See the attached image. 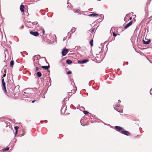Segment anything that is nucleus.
<instances>
[{"instance_id":"nucleus-31","label":"nucleus","mask_w":152,"mask_h":152,"mask_svg":"<svg viewBox=\"0 0 152 152\" xmlns=\"http://www.w3.org/2000/svg\"><path fill=\"white\" fill-rule=\"evenodd\" d=\"M36 71H38V70H39V68L38 67H36Z\"/></svg>"},{"instance_id":"nucleus-22","label":"nucleus","mask_w":152,"mask_h":152,"mask_svg":"<svg viewBox=\"0 0 152 152\" xmlns=\"http://www.w3.org/2000/svg\"><path fill=\"white\" fill-rule=\"evenodd\" d=\"M114 109L115 110H116L117 111H118V112L121 113H123V110L118 111V110H117V109H116L115 108V107H114Z\"/></svg>"},{"instance_id":"nucleus-36","label":"nucleus","mask_w":152,"mask_h":152,"mask_svg":"<svg viewBox=\"0 0 152 152\" xmlns=\"http://www.w3.org/2000/svg\"><path fill=\"white\" fill-rule=\"evenodd\" d=\"M152 89V88H151V89H150V94L151 95H152V94H151V90Z\"/></svg>"},{"instance_id":"nucleus-14","label":"nucleus","mask_w":152,"mask_h":152,"mask_svg":"<svg viewBox=\"0 0 152 152\" xmlns=\"http://www.w3.org/2000/svg\"><path fill=\"white\" fill-rule=\"evenodd\" d=\"M72 62V61L71 60H70L69 59H67L66 60V63L67 64H71Z\"/></svg>"},{"instance_id":"nucleus-18","label":"nucleus","mask_w":152,"mask_h":152,"mask_svg":"<svg viewBox=\"0 0 152 152\" xmlns=\"http://www.w3.org/2000/svg\"><path fill=\"white\" fill-rule=\"evenodd\" d=\"M75 92V90H71V92H69V95H71V93H73V94H74Z\"/></svg>"},{"instance_id":"nucleus-28","label":"nucleus","mask_w":152,"mask_h":152,"mask_svg":"<svg viewBox=\"0 0 152 152\" xmlns=\"http://www.w3.org/2000/svg\"><path fill=\"white\" fill-rule=\"evenodd\" d=\"M75 83H74V82L72 83L71 84V87H72L74 85H75Z\"/></svg>"},{"instance_id":"nucleus-1","label":"nucleus","mask_w":152,"mask_h":152,"mask_svg":"<svg viewBox=\"0 0 152 152\" xmlns=\"http://www.w3.org/2000/svg\"><path fill=\"white\" fill-rule=\"evenodd\" d=\"M115 127L116 131L123 134L126 136H129L130 135V134L129 132L125 130L123 128L120 126H116Z\"/></svg>"},{"instance_id":"nucleus-43","label":"nucleus","mask_w":152,"mask_h":152,"mask_svg":"<svg viewBox=\"0 0 152 152\" xmlns=\"http://www.w3.org/2000/svg\"><path fill=\"white\" fill-rule=\"evenodd\" d=\"M65 38H64V39H63V41H64V40H65Z\"/></svg>"},{"instance_id":"nucleus-11","label":"nucleus","mask_w":152,"mask_h":152,"mask_svg":"<svg viewBox=\"0 0 152 152\" xmlns=\"http://www.w3.org/2000/svg\"><path fill=\"white\" fill-rule=\"evenodd\" d=\"M6 70H5V69H2V70H1V72L2 73H3V72H4V74L3 76V77H4L6 76Z\"/></svg>"},{"instance_id":"nucleus-37","label":"nucleus","mask_w":152,"mask_h":152,"mask_svg":"<svg viewBox=\"0 0 152 152\" xmlns=\"http://www.w3.org/2000/svg\"><path fill=\"white\" fill-rule=\"evenodd\" d=\"M17 133H18V131H15V135H16L17 134Z\"/></svg>"},{"instance_id":"nucleus-4","label":"nucleus","mask_w":152,"mask_h":152,"mask_svg":"<svg viewBox=\"0 0 152 152\" xmlns=\"http://www.w3.org/2000/svg\"><path fill=\"white\" fill-rule=\"evenodd\" d=\"M30 33L31 34L35 37H37L39 35V34L37 31H30Z\"/></svg>"},{"instance_id":"nucleus-32","label":"nucleus","mask_w":152,"mask_h":152,"mask_svg":"<svg viewBox=\"0 0 152 152\" xmlns=\"http://www.w3.org/2000/svg\"><path fill=\"white\" fill-rule=\"evenodd\" d=\"M75 12H76V13H79V11L78 10H76V11Z\"/></svg>"},{"instance_id":"nucleus-34","label":"nucleus","mask_w":152,"mask_h":152,"mask_svg":"<svg viewBox=\"0 0 152 152\" xmlns=\"http://www.w3.org/2000/svg\"><path fill=\"white\" fill-rule=\"evenodd\" d=\"M36 100H33V101H32V103H34V102L36 101Z\"/></svg>"},{"instance_id":"nucleus-33","label":"nucleus","mask_w":152,"mask_h":152,"mask_svg":"<svg viewBox=\"0 0 152 152\" xmlns=\"http://www.w3.org/2000/svg\"><path fill=\"white\" fill-rule=\"evenodd\" d=\"M94 28L93 29H92V30L91 31V32H94Z\"/></svg>"},{"instance_id":"nucleus-2","label":"nucleus","mask_w":152,"mask_h":152,"mask_svg":"<svg viewBox=\"0 0 152 152\" xmlns=\"http://www.w3.org/2000/svg\"><path fill=\"white\" fill-rule=\"evenodd\" d=\"M31 93H27L24 92L23 94L22 95V98H29L31 97Z\"/></svg>"},{"instance_id":"nucleus-26","label":"nucleus","mask_w":152,"mask_h":152,"mask_svg":"<svg viewBox=\"0 0 152 152\" xmlns=\"http://www.w3.org/2000/svg\"><path fill=\"white\" fill-rule=\"evenodd\" d=\"M78 63L79 64H83L82 60V61H78Z\"/></svg>"},{"instance_id":"nucleus-49","label":"nucleus","mask_w":152,"mask_h":152,"mask_svg":"<svg viewBox=\"0 0 152 152\" xmlns=\"http://www.w3.org/2000/svg\"><path fill=\"white\" fill-rule=\"evenodd\" d=\"M151 63V62L150 61H149Z\"/></svg>"},{"instance_id":"nucleus-17","label":"nucleus","mask_w":152,"mask_h":152,"mask_svg":"<svg viewBox=\"0 0 152 152\" xmlns=\"http://www.w3.org/2000/svg\"><path fill=\"white\" fill-rule=\"evenodd\" d=\"M93 39H91L90 40L89 42L90 45L91 46H92L93 45Z\"/></svg>"},{"instance_id":"nucleus-30","label":"nucleus","mask_w":152,"mask_h":152,"mask_svg":"<svg viewBox=\"0 0 152 152\" xmlns=\"http://www.w3.org/2000/svg\"><path fill=\"white\" fill-rule=\"evenodd\" d=\"M115 106L117 107H118L120 106V105L119 104H116Z\"/></svg>"},{"instance_id":"nucleus-38","label":"nucleus","mask_w":152,"mask_h":152,"mask_svg":"<svg viewBox=\"0 0 152 152\" xmlns=\"http://www.w3.org/2000/svg\"><path fill=\"white\" fill-rule=\"evenodd\" d=\"M2 83L4 82V79H2Z\"/></svg>"},{"instance_id":"nucleus-6","label":"nucleus","mask_w":152,"mask_h":152,"mask_svg":"<svg viewBox=\"0 0 152 152\" xmlns=\"http://www.w3.org/2000/svg\"><path fill=\"white\" fill-rule=\"evenodd\" d=\"M132 21H130L129 23L126 24L124 26V28L125 29L127 28L129 26L132 25Z\"/></svg>"},{"instance_id":"nucleus-41","label":"nucleus","mask_w":152,"mask_h":152,"mask_svg":"<svg viewBox=\"0 0 152 152\" xmlns=\"http://www.w3.org/2000/svg\"><path fill=\"white\" fill-rule=\"evenodd\" d=\"M134 37H132L131 38V40H132V39H133V38Z\"/></svg>"},{"instance_id":"nucleus-21","label":"nucleus","mask_w":152,"mask_h":152,"mask_svg":"<svg viewBox=\"0 0 152 152\" xmlns=\"http://www.w3.org/2000/svg\"><path fill=\"white\" fill-rule=\"evenodd\" d=\"M32 24L34 25H37L39 26V24L37 22H34L31 23Z\"/></svg>"},{"instance_id":"nucleus-46","label":"nucleus","mask_w":152,"mask_h":152,"mask_svg":"<svg viewBox=\"0 0 152 152\" xmlns=\"http://www.w3.org/2000/svg\"><path fill=\"white\" fill-rule=\"evenodd\" d=\"M42 97H43V98H45V96H44Z\"/></svg>"},{"instance_id":"nucleus-20","label":"nucleus","mask_w":152,"mask_h":152,"mask_svg":"<svg viewBox=\"0 0 152 152\" xmlns=\"http://www.w3.org/2000/svg\"><path fill=\"white\" fill-rule=\"evenodd\" d=\"M151 1V0H149L147 1L146 4V6L147 7H148V4H150Z\"/></svg>"},{"instance_id":"nucleus-8","label":"nucleus","mask_w":152,"mask_h":152,"mask_svg":"<svg viewBox=\"0 0 152 152\" xmlns=\"http://www.w3.org/2000/svg\"><path fill=\"white\" fill-rule=\"evenodd\" d=\"M88 16L89 17H95L98 16V15L96 13H92L88 15Z\"/></svg>"},{"instance_id":"nucleus-23","label":"nucleus","mask_w":152,"mask_h":152,"mask_svg":"<svg viewBox=\"0 0 152 152\" xmlns=\"http://www.w3.org/2000/svg\"><path fill=\"white\" fill-rule=\"evenodd\" d=\"M83 113L85 115L89 113L88 112V111L86 110L83 111Z\"/></svg>"},{"instance_id":"nucleus-45","label":"nucleus","mask_w":152,"mask_h":152,"mask_svg":"<svg viewBox=\"0 0 152 152\" xmlns=\"http://www.w3.org/2000/svg\"><path fill=\"white\" fill-rule=\"evenodd\" d=\"M118 101L119 102H121V101L120 100H119Z\"/></svg>"},{"instance_id":"nucleus-15","label":"nucleus","mask_w":152,"mask_h":152,"mask_svg":"<svg viewBox=\"0 0 152 152\" xmlns=\"http://www.w3.org/2000/svg\"><path fill=\"white\" fill-rule=\"evenodd\" d=\"M83 62V64H84L86 63L87 62H88L89 61V60L88 59H83L82 60Z\"/></svg>"},{"instance_id":"nucleus-5","label":"nucleus","mask_w":152,"mask_h":152,"mask_svg":"<svg viewBox=\"0 0 152 152\" xmlns=\"http://www.w3.org/2000/svg\"><path fill=\"white\" fill-rule=\"evenodd\" d=\"M142 42L143 43L145 44H149V43L150 42H151V40L150 39H145V40L144 39H143L142 40Z\"/></svg>"},{"instance_id":"nucleus-47","label":"nucleus","mask_w":152,"mask_h":152,"mask_svg":"<svg viewBox=\"0 0 152 152\" xmlns=\"http://www.w3.org/2000/svg\"><path fill=\"white\" fill-rule=\"evenodd\" d=\"M5 50H6V51H7V49H5Z\"/></svg>"},{"instance_id":"nucleus-25","label":"nucleus","mask_w":152,"mask_h":152,"mask_svg":"<svg viewBox=\"0 0 152 152\" xmlns=\"http://www.w3.org/2000/svg\"><path fill=\"white\" fill-rule=\"evenodd\" d=\"M9 149V148H7L4 149V151H7Z\"/></svg>"},{"instance_id":"nucleus-44","label":"nucleus","mask_w":152,"mask_h":152,"mask_svg":"<svg viewBox=\"0 0 152 152\" xmlns=\"http://www.w3.org/2000/svg\"><path fill=\"white\" fill-rule=\"evenodd\" d=\"M102 122L104 124V125H106V124L105 123H104L103 122Z\"/></svg>"},{"instance_id":"nucleus-24","label":"nucleus","mask_w":152,"mask_h":152,"mask_svg":"<svg viewBox=\"0 0 152 152\" xmlns=\"http://www.w3.org/2000/svg\"><path fill=\"white\" fill-rule=\"evenodd\" d=\"M18 128L19 127L18 126H16L14 127V129L15 131H18Z\"/></svg>"},{"instance_id":"nucleus-29","label":"nucleus","mask_w":152,"mask_h":152,"mask_svg":"<svg viewBox=\"0 0 152 152\" xmlns=\"http://www.w3.org/2000/svg\"><path fill=\"white\" fill-rule=\"evenodd\" d=\"M113 36L114 37H116L117 36V34H116L114 32L113 33Z\"/></svg>"},{"instance_id":"nucleus-7","label":"nucleus","mask_w":152,"mask_h":152,"mask_svg":"<svg viewBox=\"0 0 152 152\" xmlns=\"http://www.w3.org/2000/svg\"><path fill=\"white\" fill-rule=\"evenodd\" d=\"M2 85L3 86V90L4 91V92L6 93L7 90H6V87L5 86V82H2Z\"/></svg>"},{"instance_id":"nucleus-19","label":"nucleus","mask_w":152,"mask_h":152,"mask_svg":"<svg viewBox=\"0 0 152 152\" xmlns=\"http://www.w3.org/2000/svg\"><path fill=\"white\" fill-rule=\"evenodd\" d=\"M75 28L73 27L70 30V32L73 33L75 31Z\"/></svg>"},{"instance_id":"nucleus-35","label":"nucleus","mask_w":152,"mask_h":152,"mask_svg":"<svg viewBox=\"0 0 152 152\" xmlns=\"http://www.w3.org/2000/svg\"><path fill=\"white\" fill-rule=\"evenodd\" d=\"M45 32V30L44 29H43V31H42V33H43V34H44Z\"/></svg>"},{"instance_id":"nucleus-48","label":"nucleus","mask_w":152,"mask_h":152,"mask_svg":"<svg viewBox=\"0 0 152 152\" xmlns=\"http://www.w3.org/2000/svg\"><path fill=\"white\" fill-rule=\"evenodd\" d=\"M14 37H16V36H15Z\"/></svg>"},{"instance_id":"nucleus-16","label":"nucleus","mask_w":152,"mask_h":152,"mask_svg":"<svg viewBox=\"0 0 152 152\" xmlns=\"http://www.w3.org/2000/svg\"><path fill=\"white\" fill-rule=\"evenodd\" d=\"M10 66L11 67H12L13 65L14 64V61H13L12 60L10 62Z\"/></svg>"},{"instance_id":"nucleus-13","label":"nucleus","mask_w":152,"mask_h":152,"mask_svg":"<svg viewBox=\"0 0 152 152\" xmlns=\"http://www.w3.org/2000/svg\"><path fill=\"white\" fill-rule=\"evenodd\" d=\"M37 76L39 77H40L42 76V74L40 72H37Z\"/></svg>"},{"instance_id":"nucleus-27","label":"nucleus","mask_w":152,"mask_h":152,"mask_svg":"<svg viewBox=\"0 0 152 152\" xmlns=\"http://www.w3.org/2000/svg\"><path fill=\"white\" fill-rule=\"evenodd\" d=\"M72 73V72L70 71H68L67 72V74L68 75H69L71 74Z\"/></svg>"},{"instance_id":"nucleus-42","label":"nucleus","mask_w":152,"mask_h":152,"mask_svg":"<svg viewBox=\"0 0 152 152\" xmlns=\"http://www.w3.org/2000/svg\"><path fill=\"white\" fill-rule=\"evenodd\" d=\"M132 17H131L130 18V20H132Z\"/></svg>"},{"instance_id":"nucleus-40","label":"nucleus","mask_w":152,"mask_h":152,"mask_svg":"<svg viewBox=\"0 0 152 152\" xmlns=\"http://www.w3.org/2000/svg\"><path fill=\"white\" fill-rule=\"evenodd\" d=\"M23 27H24V26H23V25H22V26H21V28H23Z\"/></svg>"},{"instance_id":"nucleus-3","label":"nucleus","mask_w":152,"mask_h":152,"mask_svg":"<svg viewBox=\"0 0 152 152\" xmlns=\"http://www.w3.org/2000/svg\"><path fill=\"white\" fill-rule=\"evenodd\" d=\"M69 50L67 49H64L61 52V54L63 56H65L68 52Z\"/></svg>"},{"instance_id":"nucleus-10","label":"nucleus","mask_w":152,"mask_h":152,"mask_svg":"<svg viewBox=\"0 0 152 152\" xmlns=\"http://www.w3.org/2000/svg\"><path fill=\"white\" fill-rule=\"evenodd\" d=\"M50 66L48 65V66H41V67L43 69H45V70H48V69L50 68Z\"/></svg>"},{"instance_id":"nucleus-12","label":"nucleus","mask_w":152,"mask_h":152,"mask_svg":"<svg viewBox=\"0 0 152 152\" xmlns=\"http://www.w3.org/2000/svg\"><path fill=\"white\" fill-rule=\"evenodd\" d=\"M66 106H64L63 107H62V108L61 109V112L62 113H65V109L66 108Z\"/></svg>"},{"instance_id":"nucleus-39","label":"nucleus","mask_w":152,"mask_h":152,"mask_svg":"<svg viewBox=\"0 0 152 152\" xmlns=\"http://www.w3.org/2000/svg\"><path fill=\"white\" fill-rule=\"evenodd\" d=\"M80 107L82 109H85V108H84V107Z\"/></svg>"},{"instance_id":"nucleus-9","label":"nucleus","mask_w":152,"mask_h":152,"mask_svg":"<svg viewBox=\"0 0 152 152\" xmlns=\"http://www.w3.org/2000/svg\"><path fill=\"white\" fill-rule=\"evenodd\" d=\"M24 6L23 5H21L20 6V10L22 12H23L24 11Z\"/></svg>"}]
</instances>
